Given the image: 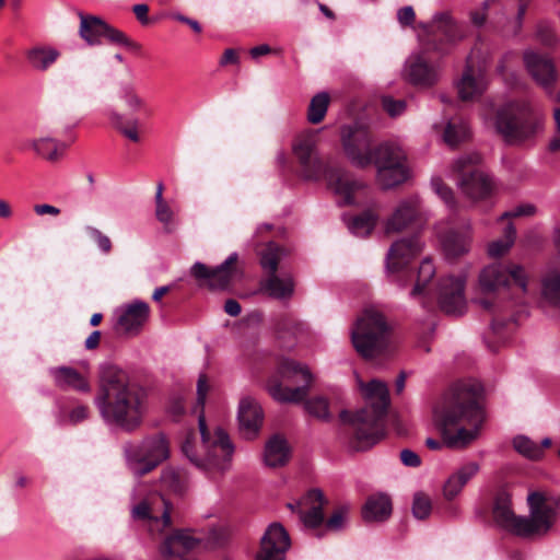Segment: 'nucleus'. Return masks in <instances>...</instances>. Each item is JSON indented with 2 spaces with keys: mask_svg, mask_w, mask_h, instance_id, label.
Here are the masks:
<instances>
[{
  "mask_svg": "<svg viewBox=\"0 0 560 560\" xmlns=\"http://www.w3.org/2000/svg\"><path fill=\"white\" fill-rule=\"evenodd\" d=\"M94 405L105 424L129 433L140 428L145 413L141 389L114 364H104L100 369Z\"/></svg>",
  "mask_w": 560,
  "mask_h": 560,
  "instance_id": "nucleus-1",
  "label": "nucleus"
},
{
  "mask_svg": "<svg viewBox=\"0 0 560 560\" xmlns=\"http://www.w3.org/2000/svg\"><path fill=\"white\" fill-rule=\"evenodd\" d=\"M479 394L480 386L477 384H456L435 411V424L447 447L462 448L478 438L485 420L478 404Z\"/></svg>",
  "mask_w": 560,
  "mask_h": 560,
  "instance_id": "nucleus-2",
  "label": "nucleus"
},
{
  "mask_svg": "<svg viewBox=\"0 0 560 560\" xmlns=\"http://www.w3.org/2000/svg\"><path fill=\"white\" fill-rule=\"evenodd\" d=\"M527 504L528 515L517 516L512 509L510 494L499 492L492 508L495 524L525 539L541 538L552 532L559 520L558 502L541 492H532L527 497Z\"/></svg>",
  "mask_w": 560,
  "mask_h": 560,
  "instance_id": "nucleus-3",
  "label": "nucleus"
},
{
  "mask_svg": "<svg viewBox=\"0 0 560 560\" xmlns=\"http://www.w3.org/2000/svg\"><path fill=\"white\" fill-rule=\"evenodd\" d=\"M317 143V133L313 131L299 135L292 143L293 154L302 167L304 177L317 179L324 176L328 187L338 197L339 205H354L357 197L366 190L365 184L353 178L343 168L324 167L318 156Z\"/></svg>",
  "mask_w": 560,
  "mask_h": 560,
  "instance_id": "nucleus-4",
  "label": "nucleus"
},
{
  "mask_svg": "<svg viewBox=\"0 0 560 560\" xmlns=\"http://www.w3.org/2000/svg\"><path fill=\"white\" fill-rule=\"evenodd\" d=\"M359 387L369 405L354 416L342 410L340 419L354 427L355 447L364 450L376 444L383 435L381 420L389 404V393L387 385L378 380H372L368 384L359 381Z\"/></svg>",
  "mask_w": 560,
  "mask_h": 560,
  "instance_id": "nucleus-5",
  "label": "nucleus"
},
{
  "mask_svg": "<svg viewBox=\"0 0 560 560\" xmlns=\"http://www.w3.org/2000/svg\"><path fill=\"white\" fill-rule=\"evenodd\" d=\"M198 427L201 444L198 451H192L189 442L183 445V452L199 469L208 474H224L230 469L234 445L228 433L220 427L213 432L208 430L205 415H198Z\"/></svg>",
  "mask_w": 560,
  "mask_h": 560,
  "instance_id": "nucleus-6",
  "label": "nucleus"
},
{
  "mask_svg": "<svg viewBox=\"0 0 560 560\" xmlns=\"http://www.w3.org/2000/svg\"><path fill=\"white\" fill-rule=\"evenodd\" d=\"M389 331L385 316L375 308H368L351 330L352 345L364 359L375 358L387 348Z\"/></svg>",
  "mask_w": 560,
  "mask_h": 560,
  "instance_id": "nucleus-7",
  "label": "nucleus"
},
{
  "mask_svg": "<svg viewBox=\"0 0 560 560\" xmlns=\"http://www.w3.org/2000/svg\"><path fill=\"white\" fill-rule=\"evenodd\" d=\"M495 128L508 143L518 144L542 128V119L534 115L527 102L513 103L498 113Z\"/></svg>",
  "mask_w": 560,
  "mask_h": 560,
  "instance_id": "nucleus-8",
  "label": "nucleus"
},
{
  "mask_svg": "<svg viewBox=\"0 0 560 560\" xmlns=\"http://www.w3.org/2000/svg\"><path fill=\"white\" fill-rule=\"evenodd\" d=\"M124 455L132 474L142 477L168 458V441L163 434H156L145 438L139 444L126 443Z\"/></svg>",
  "mask_w": 560,
  "mask_h": 560,
  "instance_id": "nucleus-9",
  "label": "nucleus"
},
{
  "mask_svg": "<svg viewBox=\"0 0 560 560\" xmlns=\"http://www.w3.org/2000/svg\"><path fill=\"white\" fill-rule=\"evenodd\" d=\"M280 376L288 382L303 384L294 388L283 387L278 380H270L268 383V392L273 399L280 402H300L308 395L313 375L306 365L294 360L283 359L278 368Z\"/></svg>",
  "mask_w": 560,
  "mask_h": 560,
  "instance_id": "nucleus-10",
  "label": "nucleus"
},
{
  "mask_svg": "<svg viewBox=\"0 0 560 560\" xmlns=\"http://www.w3.org/2000/svg\"><path fill=\"white\" fill-rule=\"evenodd\" d=\"M481 161V155L472 152L462 155L453 164L462 192L471 200L489 197L494 187L492 179L479 168Z\"/></svg>",
  "mask_w": 560,
  "mask_h": 560,
  "instance_id": "nucleus-11",
  "label": "nucleus"
},
{
  "mask_svg": "<svg viewBox=\"0 0 560 560\" xmlns=\"http://www.w3.org/2000/svg\"><path fill=\"white\" fill-rule=\"evenodd\" d=\"M340 139L343 152L353 166L366 168L372 165L375 147H372L373 139L366 127L359 124L343 126Z\"/></svg>",
  "mask_w": 560,
  "mask_h": 560,
  "instance_id": "nucleus-12",
  "label": "nucleus"
},
{
  "mask_svg": "<svg viewBox=\"0 0 560 560\" xmlns=\"http://www.w3.org/2000/svg\"><path fill=\"white\" fill-rule=\"evenodd\" d=\"M511 280H513L524 293L527 292L528 276L522 265L493 262L486 266L479 273V285L485 293H491L506 288Z\"/></svg>",
  "mask_w": 560,
  "mask_h": 560,
  "instance_id": "nucleus-13",
  "label": "nucleus"
},
{
  "mask_svg": "<svg viewBox=\"0 0 560 560\" xmlns=\"http://www.w3.org/2000/svg\"><path fill=\"white\" fill-rule=\"evenodd\" d=\"M238 255L232 253L220 266L209 268L202 262H195L190 273L211 290H226L242 278V270L237 265Z\"/></svg>",
  "mask_w": 560,
  "mask_h": 560,
  "instance_id": "nucleus-14",
  "label": "nucleus"
},
{
  "mask_svg": "<svg viewBox=\"0 0 560 560\" xmlns=\"http://www.w3.org/2000/svg\"><path fill=\"white\" fill-rule=\"evenodd\" d=\"M78 16L80 18L79 35L89 45H98L102 38L105 37L113 44L129 47L135 51L140 50L138 43L129 39L125 33L110 26L100 16L82 12H78Z\"/></svg>",
  "mask_w": 560,
  "mask_h": 560,
  "instance_id": "nucleus-15",
  "label": "nucleus"
},
{
  "mask_svg": "<svg viewBox=\"0 0 560 560\" xmlns=\"http://www.w3.org/2000/svg\"><path fill=\"white\" fill-rule=\"evenodd\" d=\"M427 221V217L418 196L401 199L393 209L384 223L386 234H398L418 228Z\"/></svg>",
  "mask_w": 560,
  "mask_h": 560,
  "instance_id": "nucleus-16",
  "label": "nucleus"
},
{
  "mask_svg": "<svg viewBox=\"0 0 560 560\" xmlns=\"http://www.w3.org/2000/svg\"><path fill=\"white\" fill-rule=\"evenodd\" d=\"M464 290L465 280L463 278H443L439 284L440 308L447 315H463L467 308Z\"/></svg>",
  "mask_w": 560,
  "mask_h": 560,
  "instance_id": "nucleus-17",
  "label": "nucleus"
},
{
  "mask_svg": "<svg viewBox=\"0 0 560 560\" xmlns=\"http://www.w3.org/2000/svg\"><path fill=\"white\" fill-rule=\"evenodd\" d=\"M523 60L532 79L548 93H551L557 81L553 61L548 56L534 50L524 51Z\"/></svg>",
  "mask_w": 560,
  "mask_h": 560,
  "instance_id": "nucleus-18",
  "label": "nucleus"
},
{
  "mask_svg": "<svg viewBox=\"0 0 560 560\" xmlns=\"http://www.w3.org/2000/svg\"><path fill=\"white\" fill-rule=\"evenodd\" d=\"M423 248L418 236L402 237L395 241L386 256V268L389 272H398L407 267Z\"/></svg>",
  "mask_w": 560,
  "mask_h": 560,
  "instance_id": "nucleus-19",
  "label": "nucleus"
},
{
  "mask_svg": "<svg viewBox=\"0 0 560 560\" xmlns=\"http://www.w3.org/2000/svg\"><path fill=\"white\" fill-rule=\"evenodd\" d=\"M149 316V304L136 300L118 310L116 329L129 336L138 335L148 322Z\"/></svg>",
  "mask_w": 560,
  "mask_h": 560,
  "instance_id": "nucleus-20",
  "label": "nucleus"
},
{
  "mask_svg": "<svg viewBox=\"0 0 560 560\" xmlns=\"http://www.w3.org/2000/svg\"><path fill=\"white\" fill-rule=\"evenodd\" d=\"M264 412L260 405L252 397H244L240 401L238 423L240 432L246 440L255 439L261 428Z\"/></svg>",
  "mask_w": 560,
  "mask_h": 560,
  "instance_id": "nucleus-21",
  "label": "nucleus"
},
{
  "mask_svg": "<svg viewBox=\"0 0 560 560\" xmlns=\"http://www.w3.org/2000/svg\"><path fill=\"white\" fill-rule=\"evenodd\" d=\"M163 504V511L161 517L156 514L155 508L148 501L142 500L138 504H136L131 510V516L133 520L149 521L150 530L151 532H163L165 528L170 527L172 524L171 520V510L172 505L164 500V498H160Z\"/></svg>",
  "mask_w": 560,
  "mask_h": 560,
  "instance_id": "nucleus-22",
  "label": "nucleus"
},
{
  "mask_svg": "<svg viewBox=\"0 0 560 560\" xmlns=\"http://www.w3.org/2000/svg\"><path fill=\"white\" fill-rule=\"evenodd\" d=\"M406 79L413 85L428 88L438 81V71L421 55L410 56L405 66Z\"/></svg>",
  "mask_w": 560,
  "mask_h": 560,
  "instance_id": "nucleus-23",
  "label": "nucleus"
},
{
  "mask_svg": "<svg viewBox=\"0 0 560 560\" xmlns=\"http://www.w3.org/2000/svg\"><path fill=\"white\" fill-rule=\"evenodd\" d=\"M54 384L61 390H75L80 393H89L91 385L89 380L78 370L71 366H56L49 369Z\"/></svg>",
  "mask_w": 560,
  "mask_h": 560,
  "instance_id": "nucleus-24",
  "label": "nucleus"
},
{
  "mask_svg": "<svg viewBox=\"0 0 560 560\" xmlns=\"http://www.w3.org/2000/svg\"><path fill=\"white\" fill-rule=\"evenodd\" d=\"M199 540L191 536L188 530L178 529L165 537L159 550L163 558H182L195 549Z\"/></svg>",
  "mask_w": 560,
  "mask_h": 560,
  "instance_id": "nucleus-25",
  "label": "nucleus"
},
{
  "mask_svg": "<svg viewBox=\"0 0 560 560\" xmlns=\"http://www.w3.org/2000/svg\"><path fill=\"white\" fill-rule=\"evenodd\" d=\"M291 450L287 440L280 435L275 434L265 445L264 463L270 468L283 467L290 459Z\"/></svg>",
  "mask_w": 560,
  "mask_h": 560,
  "instance_id": "nucleus-26",
  "label": "nucleus"
},
{
  "mask_svg": "<svg viewBox=\"0 0 560 560\" xmlns=\"http://www.w3.org/2000/svg\"><path fill=\"white\" fill-rule=\"evenodd\" d=\"M479 464L469 462L459 467L451 475L443 486V495L446 500H453L457 497L464 486L479 471Z\"/></svg>",
  "mask_w": 560,
  "mask_h": 560,
  "instance_id": "nucleus-27",
  "label": "nucleus"
},
{
  "mask_svg": "<svg viewBox=\"0 0 560 560\" xmlns=\"http://www.w3.org/2000/svg\"><path fill=\"white\" fill-rule=\"evenodd\" d=\"M392 500L386 493H375L366 499L362 508V517L366 522H383L392 514Z\"/></svg>",
  "mask_w": 560,
  "mask_h": 560,
  "instance_id": "nucleus-28",
  "label": "nucleus"
},
{
  "mask_svg": "<svg viewBox=\"0 0 560 560\" xmlns=\"http://www.w3.org/2000/svg\"><path fill=\"white\" fill-rule=\"evenodd\" d=\"M306 500L312 504L308 511H299L300 521L308 528H317L324 523V493L319 489H313L307 493Z\"/></svg>",
  "mask_w": 560,
  "mask_h": 560,
  "instance_id": "nucleus-29",
  "label": "nucleus"
},
{
  "mask_svg": "<svg viewBox=\"0 0 560 560\" xmlns=\"http://www.w3.org/2000/svg\"><path fill=\"white\" fill-rule=\"evenodd\" d=\"M260 291L276 300H287L293 295L294 282L291 276L268 275L260 281Z\"/></svg>",
  "mask_w": 560,
  "mask_h": 560,
  "instance_id": "nucleus-30",
  "label": "nucleus"
},
{
  "mask_svg": "<svg viewBox=\"0 0 560 560\" xmlns=\"http://www.w3.org/2000/svg\"><path fill=\"white\" fill-rule=\"evenodd\" d=\"M406 161L402 149L394 143L384 142L374 148L373 162L376 168L382 166L397 165Z\"/></svg>",
  "mask_w": 560,
  "mask_h": 560,
  "instance_id": "nucleus-31",
  "label": "nucleus"
},
{
  "mask_svg": "<svg viewBox=\"0 0 560 560\" xmlns=\"http://www.w3.org/2000/svg\"><path fill=\"white\" fill-rule=\"evenodd\" d=\"M33 150L49 162L58 161L66 152L67 144L55 138L44 137L31 142Z\"/></svg>",
  "mask_w": 560,
  "mask_h": 560,
  "instance_id": "nucleus-32",
  "label": "nucleus"
},
{
  "mask_svg": "<svg viewBox=\"0 0 560 560\" xmlns=\"http://www.w3.org/2000/svg\"><path fill=\"white\" fill-rule=\"evenodd\" d=\"M408 176L409 171L405 162L377 168V180L384 189L402 184L407 180Z\"/></svg>",
  "mask_w": 560,
  "mask_h": 560,
  "instance_id": "nucleus-33",
  "label": "nucleus"
},
{
  "mask_svg": "<svg viewBox=\"0 0 560 560\" xmlns=\"http://www.w3.org/2000/svg\"><path fill=\"white\" fill-rule=\"evenodd\" d=\"M60 52L52 47H33L26 52L30 65L38 71H46L57 61Z\"/></svg>",
  "mask_w": 560,
  "mask_h": 560,
  "instance_id": "nucleus-34",
  "label": "nucleus"
},
{
  "mask_svg": "<svg viewBox=\"0 0 560 560\" xmlns=\"http://www.w3.org/2000/svg\"><path fill=\"white\" fill-rule=\"evenodd\" d=\"M261 268L268 275H277L279 262L287 256V252L278 244L270 242L259 253Z\"/></svg>",
  "mask_w": 560,
  "mask_h": 560,
  "instance_id": "nucleus-35",
  "label": "nucleus"
},
{
  "mask_svg": "<svg viewBox=\"0 0 560 560\" xmlns=\"http://www.w3.org/2000/svg\"><path fill=\"white\" fill-rule=\"evenodd\" d=\"M541 296L550 305H560V269H550L542 276Z\"/></svg>",
  "mask_w": 560,
  "mask_h": 560,
  "instance_id": "nucleus-36",
  "label": "nucleus"
},
{
  "mask_svg": "<svg viewBox=\"0 0 560 560\" xmlns=\"http://www.w3.org/2000/svg\"><path fill=\"white\" fill-rule=\"evenodd\" d=\"M430 27L441 33L448 42H456L465 37V33L460 30L447 13L435 14Z\"/></svg>",
  "mask_w": 560,
  "mask_h": 560,
  "instance_id": "nucleus-37",
  "label": "nucleus"
},
{
  "mask_svg": "<svg viewBox=\"0 0 560 560\" xmlns=\"http://www.w3.org/2000/svg\"><path fill=\"white\" fill-rule=\"evenodd\" d=\"M486 80L483 77L475 78L471 73V69H467L460 82L458 83V94L463 101L474 100L479 96L486 89Z\"/></svg>",
  "mask_w": 560,
  "mask_h": 560,
  "instance_id": "nucleus-38",
  "label": "nucleus"
},
{
  "mask_svg": "<svg viewBox=\"0 0 560 560\" xmlns=\"http://www.w3.org/2000/svg\"><path fill=\"white\" fill-rule=\"evenodd\" d=\"M160 480L164 488L175 494H183L188 486L187 474L183 469L175 467L164 468L161 472Z\"/></svg>",
  "mask_w": 560,
  "mask_h": 560,
  "instance_id": "nucleus-39",
  "label": "nucleus"
},
{
  "mask_svg": "<svg viewBox=\"0 0 560 560\" xmlns=\"http://www.w3.org/2000/svg\"><path fill=\"white\" fill-rule=\"evenodd\" d=\"M442 243L444 252L448 257H457L468 252L470 235L468 232H450Z\"/></svg>",
  "mask_w": 560,
  "mask_h": 560,
  "instance_id": "nucleus-40",
  "label": "nucleus"
},
{
  "mask_svg": "<svg viewBox=\"0 0 560 560\" xmlns=\"http://www.w3.org/2000/svg\"><path fill=\"white\" fill-rule=\"evenodd\" d=\"M269 544L271 547L290 548V536L280 523L270 524L260 539V545Z\"/></svg>",
  "mask_w": 560,
  "mask_h": 560,
  "instance_id": "nucleus-41",
  "label": "nucleus"
},
{
  "mask_svg": "<svg viewBox=\"0 0 560 560\" xmlns=\"http://www.w3.org/2000/svg\"><path fill=\"white\" fill-rule=\"evenodd\" d=\"M435 275V267L430 258H424L419 267L417 281L410 292L412 298H417L424 292L427 284L432 280Z\"/></svg>",
  "mask_w": 560,
  "mask_h": 560,
  "instance_id": "nucleus-42",
  "label": "nucleus"
},
{
  "mask_svg": "<svg viewBox=\"0 0 560 560\" xmlns=\"http://www.w3.org/2000/svg\"><path fill=\"white\" fill-rule=\"evenodd\" d=\"M329 105V95L326 92H320L316 94L310 103L307 109V119L312 124H319L328 109Z\"/></svg>",
  "mask_w": 560,
  "mask_h": 560,
  "instance_id": "nucleus-43",
  "label": "nucleus"
},
{
  "mask_svg": "<svg viewBox=\"0 0 560 560\" xmlns=\"http://www.w3.org/2000/svg\"><path fill=\"white\" fill-rule=\"evenodd\" d=\"M469 128L464 121H450L444 131V141L450 147H456L469 137Z\"/></svg>",
  "mask_w": 560,
  "mask_h": 560,
  "instance_id": "nucleus-44",
  "label": "nucleus"
},
{
  "mask_svg": "<svg viewBox=\"0 0 560 560\" xmlns=\"http://www.w3.org/2000/svg\"><path fill=\"white\" fill-rule=\"evenodd\" d=\"M110 120L114 127L130 141L138 142L140 140L138 133L139 120L137 118L125 120L120 114L112 113Z\"/></svg>",
  "mask_w": 560,
  "mask_h": 560,
  "instance_id": "nucleus-45",
  "label": "nucleus"
},
{
  "mask_svg": "<svg viewBox=\"0 0 560 560\" xmlns=\"http://www.w3.org/2000/svg\"><path fill=\"white\" fill-rule=\"evenodd\" d=\"M377 215L371 211H366L351 220L349 223L350 231L358 236H366L374 229Z\"/></svg>",
  "mask_w": 560,
  "mask_h": 560,
  "instance_id": "nucleus-46",
  "label": "nucleus"
},
{
  "mask_svg": "<svg viewBox=\"0 0 560 560\" xmlns=\"http://www.w3.org/2000/svg\"><path fill=\"white\" fill-rule=\"evenodd\" d=\"M513 446L520 454L529 459H539L544 455L541 446L524 435L514 438Z\"/></svg>",
  "mask_w": 560,
  "mask_h": 560,
  "instance_id": "nucleus-47",
  "label": "nucleus"
},
{
  "mask_svg": "<svg viewBox=\"0 0 560 560\" xmlns=\"http://www.w3.org/2000/svg\"><path fill=\"white\" fill-rule=\"evenodd\" d=\"M515 229L512 224H509L504 231V238L498 240L489 244L488 254L495 258L504 255L511 248L515 240Z\"/></svg>",
  "mask_w": 560,
  "mask_h": 560,
  "instance_id": "nucleus-48",
  "label": "nucleus"
},
{
  "mask_svg": "<svg viewBox=\"0 0 560 560\" xmlns=\"http://www.w3.org/2000/svg\"><path fill=\"white\" fill-rule=\"evenodd\" d=\"M517 2L516 16L501 30L503 36H516L521 32L526 10L533 0H517Z\"/></svg>",
  "mask_w": 560,
  "mask_h": 560,
  "instance_id": "nucleus-49",
  "label": "nucleus"
},
{
  "mask_svg": "<svg viewBox=\"0 0 560 560\" xmlns=\"http://www.w3.org/2000/svg\"><path fill=\"white\" fill-rule=\"evenodd\" d=\"M305 408L311 415L318 419L329 420L331 418L328 400L324 397H316L307 400L305 402Z\"/></svg>",
  "mask_w": 560,
  "mask_h": 560,
  "instance_id": "nucleus-50",
  "label": "nucleus"
},
{
  "mask_svg": "<svg viewBox=\"0 0 560 560\" xmlns=\"http://www.w3.org/2000/svg\"><path fill=\"white\" fill-rule=\"evenodd\" d=\"M349 511L350 506L347 504L338 506L331 516L326 521L325 528L332 532L342 529L348 520Z\"/></svg>",
  "mask_w": 560,
  "mask_h": 560,
  "instance_id": "nucleus-51",
  "label": "nucleus"
},
{
  "mask_svg": "<svg viewBox=\"0 0 560 560\" xmlns=\"http://www.w3.org/2000/svg\"><path fill=\"white\" fill-rule=\"evenodd\" d=\"M432 510V503L428 495L419 492L413 497L412 514L418 520L427 518Z\"/></svg>",
  "mask_w": 560,
  "mask_h": 560,
  "instance_id": "nucleus-52",
  "label": "nucleus"
},
{
  "mask_svg": "<svg viewBox=\"0 0 560 560\" xmlns=\"http://www.w3.org/2000/svg\"><path fill=\"white\" fill-rule=\"evenodd\" d=\"M289 548L271 547L269 544L260 545L256 560H285Z\"/></svg>",
  "mask_w": 560,
  "mask_h": 560,
  "instance_id": "nucleus-53",
  "label": "nucleus"
},
{
  "mask_svg": "<svg viewBox=\"0 0 560 560\" xmlns=\"http://www.w3.org/2000/svg\"><path fill=\"white\" fill-rule=\"evenodd\" d=\"M289 548L271 547L269 544L260 545L256 560H285Z\"/></svg>",
  "mask_w": 560,
  "mask_h": 560,
  "instance_id": "nucleus-54",
  "label": "nucleus"
},
{
  "mask_svg": "<svg viewBox=\"0 0 560 560\" xmlns=\"http://www.w3.org/2000/svg\"><path fill=\"white\" fill-rule=\"evenodd\" d=\"M382 106L393 118L400 116L406 110V102L404 100H395L388 95L382 97Z\"/></svg>",
  "mask_w": 560,
  "mask_h": 560,
  "instance_id": "nucleus-55",
  "label": "nucleus"
},
{
  "mask_svg": "<svg viewBox=\"0 0 560 560\" xmlns=\"http://www.w3.org/2000/svg\"><path fill=\"white\" fill-rule=\"evenodd\" d=\"M85 230L96 242L97 246L103 253L108 254L110 252L112 242L107 235L103 234L98 229L94 226H86Z\"/></svg>",
  "mask_w": 560,
  "mask_h": 560,
  "instance_id": "nucleus-56",
  "label": "nucleus"
},
{
  "mask_svg": "<svg viewBox=\"0 0 560 560\" xmlns=\"http://www.w3.org/2000/svg\"><path fill=\"white\" fill-rule=\"evenodd\" d=\"M431 186L433 190L442 198V200L448 205L453 206L454 203V195L452 189L446 186L441 178H433L431 182Z\"/></svg>",
  "mask_w": 560,
  "mask_h": 560,
  "instance_id": "nucleus-57",
  "label": "nucleus"
},
{
  "mask_svg": "<svg viewBox=\"0 0 560 560\" xmlns=\"http://www.w3.org/2000/svg\"><path fill=\"white\" fill-rule=\"evenodd\" d=\"M210 390L208 378L205 374H200L197 381V406L200 408V413L203 415V407L207 399V395Z\"/></svg>",
  "mask_w": 560,
  "mask_h": 560,
  "instance_id": "nucleus-58",
  "label": "nucleus"
},
{
  "mask_svg": "<svg viewBox=\"0 0 560 560\" xmlns=\"http://www.w3.org/2000/svg\"><path fill=\"white\" fill-rule=\"evenodd\" d=\"M536 207L530 203L520 205L513 208L511 211L504 212L500 219L504 218H517V217H530L535 214Z\"/></svg>",
  "mask_w": 560,
  "mask_h": 560,
  "instance_id": "nucleus-59",
  "label": "nucleus"
},
{
  "mask_svg": "<svg viewBox=\"0 0 560 560\" xmlns=\"http://www.w3.org/2000/svg\"><path fill=\"white\" fill-rule=\"evenodd\" d=\"M155 206L156 219L164 225L170 224L173 220V211L171 207L165 202V200L155 202Z\"/></svg>",
  "mask_w": 560,
  "mask_h": 560,
  "instance_id": "nucleus-60",
  "label": "nucleus"
},
{
  "mask_svg": "<svg viewBox=\"0 0 560 560\" xmlns=\"http://www.w3.org/2000/svg\"><path fill=\"white\" fill-rule=\"evenodd\" d=\"M415 10L410 5L402 7L397 12V20L404 26L411 25L415 22Z\"/></svg>",
  "mask_w": 560,
  "mask_h": 560,
  "instance_id": "nucleus-61",
  "label": "nucleus"
},
{
  "mask_svg": "<svg viewBox=\"0 0 560 560\" xmlns=\"http://www.w3.org/2000/svg\"><path fill=\"white\" fill-rule=\"evenodd\" d=\"M400 460L405 466L418 467L421 464V459L417 453L411 450H402L400 452Z\"/></svg>",
  "mask_w": 560,
  "mask_h": 560,
  "instance_id": "nucleus-62",
  "label": "nucleus"
},
{
  "mask_svg": "<svg viewBox=\"0 0 560 560\" xmlns=\"http://www.w3.org/2000/svg\"><path fill=\"white\" fill-rule=\"evenodd\" d=\"M124 100L133 110L140 109L143 106V101L132 89H127L125 91Z\"/></svg>",
  "mask_w": 560,
  "mask_h": 560,
  "instance_id": "nucleus-63",
  "label": "nucleus"
},
{
  "mask_svg": "<svg viewBox=\"0 0 560 560\" xmlns=\"http://www.w3.org/2000/svg\"><path fill=\"white\" fill-rule=\"evenodd\" d=\"M89 417V408L86 406H77L69 413V420L72 423L81 422Z\"/></svg>",
  "mask_w": 560,
  "mask_h": 560,
  "instance_id": "nucleus-64",
  "label": "nucleus"
}]
</instances>
